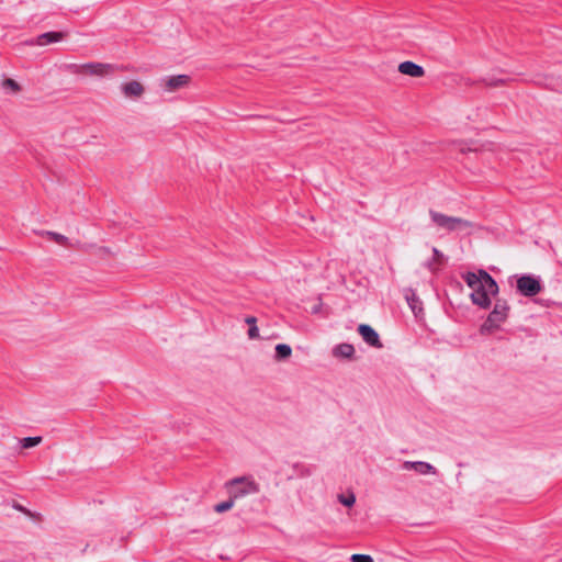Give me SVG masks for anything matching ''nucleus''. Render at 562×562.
I'll return each instance as SVG.
<instances>
[{
    "mask_svg": "<svg viewBox=\"0 0 562 562\" xmlns=\"http://www.w3.org/2000/svg\"><path fill=\"white\" fill-rule=\"evenodd\" d=\"M44 234L59 245L68 246V244H69V239L59 233L48 231V232H45Z\"/></svg>",
    "mask_w": 562,
    "mask_h": 562,
    "instance_id": "18",
    "label": "nucleus"
},
{
    "mask_svg": "<svg viewBox=\"0 0 562 562\" xmlns=\"http://www.w3.org/2000/svg\"><path fill=\"white\" fill-rule=\"evenodd\" d=\"M274 350H276L274 359L278 361L285 360V359L290 358L292 355V348L286 344L277 345Z\"/></svg>",
    "mask_w": 562,
    "mask_h": 562,
    "instance_id": "15",
    "label": "nucleus"
},
{
    "mask_svg": "<svg viewBox=\"0 0 562 562\" xmlns=\"http://www.w3.org/2000/svg\"><path fill=\"white\" fill-rule=\"evenodd\" d=\"M190 82L191 77L189 75L181 74L160 78L158 86L164 92L173 93L188 88Z\"/></svg>",
    "mask_w": 562,
    "mask_h": 562,
    "instance_id": "6",
    "label": "nucleus"
},
{
    "mask_svg": "<svg viewBox=\"0 0 562 562\" xmlns=\"http://www.w3.org/2000/svg\"><path fill=\"white\" fill-rule=\"evenodd\" d=\"M232 498H241L260 491L259 484L251 476H239L225 483Z\"/></svg>",
    "mask_w": 562,
    "mask_h": 562,
    "instance_id": "4",
    "label": "nucleus"
},
{
    "mask_svg": "<svg viewBox=\"0 0 562 562\" xmlns=\"http://www.w3.org/2000/svg\"><path fill=\"white\" fill-rule=\"evenodd\" d=\"M402 469L405 471H415L416 473L420 475H436L437 469L425 461H405L402 464Z\"/></svg>",
    "mask_w": 562,
    "mask_h": 562,
    "instance_id": "7",
    "label": "nucleus"
},
{
    "mask_svg": "<svg viewBox=\"0 0 562 562\" xmlns=\"http://www.w3.org/2000/svg\"><path fill=\"white\" fill-rule=\"evenodd\" d=\"M429 217L434 226L448 233L468 232L473 228V223L468 220L450 216L435 210H429Z\"/></svg>",
    "mask_w": 562,
    "mask_h": 562,
    "instance_id": "2",
    "label": "nucleus"
},
{
    "mask_svg": "<svg viewBox=\"0 0 562 562\" xmlns=\"http://www.w3.org/2000/svg\"><path fill=\"white\" fill-rule=\"evenodd\" d=\"M331 352L335 358L350 359L355 353V348L350 344H339L333 348Z\"/></svg>",
    "mask_w": 562,
    "mask_h": 562,
    "instance_id": "12",
    "label": "nucleus"
},
{
    "mask_svg": "<svg viewBox=\"0 0 562 562\" xmlns=\"http://www.w3.org/2000/svg\"><path fill=\"white\" fill-rule=\"evenodd\" d=\"M405 297L414 315L418 316L423 312L422 301L413 291H408Z\"/></svg>",
    "mask_w": 562,
    "mask_h": 562,
    "instance_id": "13",
    "label": "nucleus"
},
{
    "mask_svg": "<svg viewBox=\"0 0 562 562\" xmlns=\"http://www.w3.org/2000/svg\"><path fill=\"white\" fill-rule=\"evenodd\" d=\"M463 279L471 289L470 297L472 303L481 308H488L492 303V297L498 293L496 281L485 270L467 272Z\"/></svg>",
    "mask_w": 562,
    "mask_h": 562,
    "instance_id": "1",
    "label": "nucleus"
},
{
    "mask_svg": "<svg viewBox=\"0 0 562 562\" xmlns=\"http://www.w3.org/2000/svg\"><path fill=\"white\" fill-rule=\"evenodd\" d=\"M509 305L505 300H496L493 311L488 314L486 321L482 324L480 331L483 335H490L498 329L508 316Z\"/></svg>",
    "mask_w": 562,
    "mask_h": 562,
    "instance_id": "3",
    "label": "nucleus"
},
{
    "mask_svg": "<svg viewBox=\"0 0 562 562\" xmlns=\"http://www.w3.org/2000/svg\"><path fill=\"white\" fill-rule=\"evenodd\" d=\"M358 331L362 339L372 347H382L378 333L369 325L361 324L358 327Z\"/></svg>",
    "mask_w": 562,
    "mask_h": 562,
    "instance_id": "9",
    "label": "nucleus"
},
{
    "mask_svg": "<svg viewBox=\"0 0 562 562\" xmlns=\"http://www.w3.org/2000/svg\"><path fill=\"white\" fill-rule=\"evenodd\" d=\"M42 441V437H26L22 439V447L25 449L33 448Z\"/></svg>",
    "mask_w": 562,
    "mask_h": 562,
    "instance_id": "20",
    "label": "nucleus"
},
{
    "mask_svg": "<svg viewBox=\"0 0 562 562\" xmlns=\"http://www.w3.org/2000/svg\"><path fill=\"white\" fill-rule=\"evenodd\" d=\"M432 252H434V260L431 262L428 263V268L430 270H435L436 268L434 267V265H440L442 262V259H443V255L441 251H439L437 248H432Z\"/></svg>",
    "mask_w": 562,
    "mask_h": 562,
    "instance_id": "22",
    "label": "nucleus"
},
{
    "mask_svg": "<svg viewBox=\"0 0 562 562\" xmlns=\"http://www.w3.org/2000/svg\"><path fill=\"white\" fill-rule=\"evenodd\" d=\"M338 501L344 506L351 507L356 503V495L352 492L348 493L347 495L339 494L338 495Z\"/></svg>",
    "mask_w": 562,
    "mask_h": 562,
    "instance_id": "19",
    "label": "nucleus"
},
{
    "mask_svg": "<svg viewBox=\"0 0 562 562\" xmlns=\"http://www.w3.org/2000/svg\"><path fill=\"white\" fill-rule=\"evenodd\" d=\"M121 91L127 99H138L145 92V87L137 80L127 81L121 85Z\"/></svg>",
    "mask_w": 562,
    "mask_h": 562,
    "instance_id": "8",
    "label": "nucleus"
},
{
    "mask_svg": "<svg viewBox=\"0 0 562 562\" xmlns=\"http://www.w3.org/2000/svg\"><path fill=\"white\" fill-rule=\"evenodd\" d=\"M1 87L5 90V91H9V92H12V93H18L21 91V86L13 79L11 78H5L2 82H1Z\"/></svg>",
    "mask_w": 562,
    "mask_h": 562,
    "instance_id": "17",
    "label": "nucleus"
},
{
    "mask_svg": "<svg viewBox=\"0 0 562 562\" xmlns=\"http://www.w3.org/2000/svg\"><path fill=\"white\" fill-rule=\"evenodd\" d=\"M234 498L231 497V499L218 503L215 505L214 509L216 513H224L229 510L234 506Z\"/></svg>",
    "mask_w": 562,
    "mask_h": 562,
    "instance_id": "21",
    "label": "nucleus"
},
{
    "mask_svg": "<svg viewBox=\"0 0 562 562\" xmlns=\"http://www.w3.org/2000/svg\"><path fill=\"white\" fill-rule=\"evenodd\" d=\"M245 323L249 326L248 329V338L249 339H257L259 338V329L257 326V318L255 316H247L245 318Z\"/></svg>",
    "mask_w": 562,
    "mask_h": 562,
    "instance_id": "16",
    "label": "nucleus"
},
{
    "mask_svg": "<svg viewBox=\"0 0 562 562\" xmlns=\"http://www.w3.org/2000/svg\"><path fill=\"white\" fill-rule=\"evenodd\" d=\"M63 38V34L59 32H47L37 37V44L43 46L50 43L59 42Z\"/></svg>",
    "mask_w": 562,
    "mask_h": 562,
    "instance_id": "14",
    "label": "nucleus"
},
{
    "mask_svg": "<svg viewBox=\"0 0 562 562\" xmlns=\"http://www.w3.org/2000/svg\"><path fill=\"white\" fill-rule=\"evenodd\" d=\"M516 288L519 294L527 297L536 296L543 289L540 278L532 274L518 276Z\"/></svg>",
    "mask_w": 562,
    "mask_h": 562,
    "instance_id": "5",
    "label": "nucleus"
},
{
    "mask_svg": "<svg viewBox=\"0 0 562 562\" xmlns=\"http://www.w3.org/2000/svg\"><path fill=\"white\" fill-rule=\"evenodd\" d=\"M81 70L90 75L104 76L112 70V66L102 63H88L81 66Z\"/></svg>",
    "mask_w": 562,
    "mask_h": 562,
    "instance_id": "10",
    "label": "nucleus"
},
{
    "mask_svg": "<svg viewBox=\"0 0 562 562\" xmlns=\"http://www.w3.org/2000/svg\"><path fill=\"white\" fill-rule=\"evenodd\" d=\"M352 562H374L372 557L368 554H352L351 555Z\"/></svg>",
    "mask_w": 562,
    "mask_h": 562,
    "instance_id": "23",
    "label": "nucleus"
},
{
    "mask_svg": "<svg viewBox=\"0 0 562 562\" xmlns=\"http://www.w3.org/2000/svg\"><path fill=\"white\" fill-rule=\"evenodd\" d=\"M398 71L403 75L419 78L424 76V68L413 61H403L398 65Z\"/></svg>",
    "mask_w": 562,
    "mask_h": 562,
    "instance_id": "11",
    "label": "nucleus"
}]
</instances>
